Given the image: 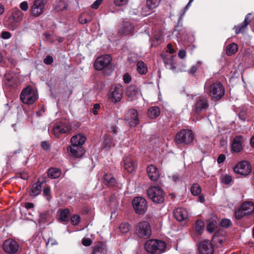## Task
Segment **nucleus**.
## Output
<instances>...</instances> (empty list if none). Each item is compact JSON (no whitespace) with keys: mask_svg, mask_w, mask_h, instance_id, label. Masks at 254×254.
I'll return each instance as SVG.
<instances>
[{"mask_svg":"<svg viewBox=\"0 0 254 254\" xmlns=\"http://www.w3.org/2000/svg\"><path fill=\"white\" fill-rule=\"evenodd\" d=\"M111 60V57L109 55H103L97 58L94 64L95 69L102 70L109 64Z\"/></svg>","mask_w":254,"mask_h":254,"instance_id":"nucleus-13","label":"nucleus"},{"mask_svg":"<svg viewBox=\"0 0 254 254\" xmlns=\"http://www.w3.org/2000/svg\"><path fill=\"white\" fill-rule=\"evenodd\" d=\"M42 184L37 182L34 184L30 190V194L33 196H36L39 194L41 191Z\"/></svg>","mask_w":254,"mask_h":254,"instance_id":"nucleus-27","label":"nucleus"},{"mask_svg":"<svg viewBox=\"0 0 254 254\" xmlns=\"http://www.w3.org/2000/svg\"><path fill=\"white\" fill-rule=\"evenodd\" d=\"M231 224V221L228 219L224 218L221 221V225L222 227L227 228L230 226Z\"/></svg>","mask_w":254,"mask_h":254,"instance_id":"nucleus-48","label":"nucleus"},{"mask_svg":"<svg viewBox=\"0 0 254 254\" xmlns=\"http://www.w3.org/2000/svg\"><path fill=\"white\" fill-rule=\"evenodd\" d=\"M190 190L193 195H197L200 193L201 189L198 184H194L191 186Z\"/></svg>","mask_w":254,"mask_h":254,"instance_id":"nucleus-39","label":"nucleus"},{"mask_svg":"<svg viewBox=\"0 0 254 254\" xmlns=\"http://www.w3.org/2000/svg\"><path fill=\"white\" fill-rule=\"evenodd\" d=\"M204 222L201 220H197L195 225V231L197 234H201L204 230Z\"/></svg>","mask_w":254,"mask_h":254,"instance_id":"nucleus-34","label":"nucleus"},{"mask_svg":"<svg viewBox=\"0 0 254 254\" xmlns=\"http://www.w3.org/2000/svg\"><path fill=\"white\" fill-rule=\"evenodd\" d=\"M232 181V178L229 175H224L221 179L222 183L225 185H229Z\"/></svg>","mask_w":254,"mask_h":254,"instance_id":"nucleus-44","label":"nucleus"},{"mask_svg":"<svg viewBox=\"0 0 254 254\" xmlns=\"http://www.w3.org/2000/svg\"><path fill=\"white\" fill-rule=\"evenodd\" d=\"M92 241L89 239H83L82 241V244L85 246H89L91 244Z\"/></svg>","mask_w":254,"mask_h":254,"instance_id":"nucleus-58","label":"nucleus"},{"mask_svg":"<svg viewBox=\"0 0 254 254\" xmlns=\"http://www.w3.org/2000/svg\"><path fill=\"white\" fill-rule=\"evenodd\" d=\"M123 89L121 85L115 84L111 86L108 94L109 100L113 103H117L120 102L123 98Z\"/></svg>","mask_w":254,"mask_h":254,"instance_id":"nucleus-5","label":"nucleus"},{"mask_svg":"<svg viewBox=\"0 0 254 254\" xmlns=\"http://www.w3.org/2000/svg\"><path fill=\"white\" fill-rule=\"evenodd\" d=\"M225 159V156L223 154H220L217 159V162L218 163L220 164L224 161Z\"/></svg>","mask_w":254,"mask_h":254,"instance_id":"nucleus-59","label":"nucleus"},{"mask_svg":"<svg viewBox=\"0 0 254 254\" xmlns=\"http://www.w3.org/2000/svg\"><path fill=\"white\" fill-rule=\"evenodd\" d=\"M66 7V4L64 1H62L57 2L55 5V9L57 11H63L65 9Z\"/></svg>","mask_w":254,"mask_h":254,"instance_id":"nucleus-41","label":"nucleus"},{"mask_svg":"<svg viewBox=\"0 0 254 254\" xmlns=\"http://www.w3.org/2000/svg\"><path fill=\"white\" fill-rule=\"evenodd\" d=\"M127 119H126L127 124L130 127L135 126L138 124L139 119L136 110L134 109L129 110L127 113Z\"/></svg>","mask_w":254,"mask_h":254,"instance_id":"nucleus-16","label":"nucleus"},{"mask_svg":"<svg viewBox=\"0 0 254 254\" xmlns=\"http://www.w3.org/2000/svg\"><path fill=\"white\" fill-rule=\"evenodd\" d=\"M70 127L63 123L56 125L53 128V131L56 137H59L60 133H66L69 131Z\"/></svg>","mask_w":254,"mask_h":254,"instance_id":"nucleus-21","label":"nucleus"},{"mask_svg":"<svg viewBox=\"0 0 254 254\" xmlns=\"http://www.w3.org/2000/svg\"><path fill=\"white\" fill-rule=\"evenodd\" d=\"M104 183L109 187L114 186L116 183V179L111 174H106L104 177Z\"/></svg>","mask_w":254,"mask_h":254,"instance_id":"nucleus-31","label":"nucleus"},{"mask_svg":"<svg viewBox=\"0 0 254 254\" xmlns=\"http://www.w3.org/2000/svg\"><path fill=\"white\" fill-rule=\"evenodd\" d=\"M214 251L213 246L208 240H204L199 244L198 252L199 254H212Z\"/></svg>","mask_w":254,"mask_h":254,"instance_id":"nucleus-15","label":"nucleus"},{"mask_svg":"<svg viewBox=\"0 0 254 254\" xmlns=\"http://www.w3.org/2000/svg\"><path fill=\"white\" fill-rule=\"evenodd\" d=\"M41 146L45 150H47L49 148V144L45 141H43L41 143Z\"/></svg>","mask_w":254,"mask_h":254,"instance_id":"nucleus-63","label":"nucleus"},{"mask_svg":"<svg viewBox=\"0 0 254 254\" xmlns=\"http://www.w3.org/2000/svg\"><path fill=\"white\" fill-rule=\"evenodd\" d=\"M105 249L101 246L95 247L93 252V254H105Z\"/></svg>","mask_w":254,"mask_h":254,"instance_id":"nucleus-45","label":"nucleus"},{"mask_svg":"<svg viewBox=\"0 0 254 254\" xmlns=\"http://www.w3.org/2000/svg\"><path fill=\"white\" fill-rule=\"evenodd\" d=\"M238 50V46L235 43H232L229 45L226 49V53L228 56H231L235 54Z\"/></svg>","mask_w":254,"mask_h":254,"instance_id":"nucleus-35","label":"nucleus"},{"mask_svg":"<svg viewBox=\"0 0 254 254\" xmlns=\"http://www.w3.org/2000/svg\"><path fill=\"white\" fill-rule=\"evenodd\" d=\"M119 229L122 233H127L129 231L130 226L127 222H122L120 224Z\"/></svg>","mask_w":254,"mask_h":254,"instance_id":"nucleus-37","label":"nucleus"},{"mask_svg":"<svg viewBox=\"0 0 254 254\" xmlns=\"http://www.w3.org/2000/svg\"><path fill=\"white\" fill-rule=\"evenodd\" d=\"M161 0H147L146 7L145 10L142 9L141 14L145 16L150 13V10L156 7L160 3Z\"/></svg>","mask_w":254,"mask_h":254,"instance_id":"nucleus-19","label":"nucleus"},{"mask_svg":"<svg viewBox=\"0 0 254 254\" xmlns=\"http://www.w3.org/2000/svg\"><path fill=\"white\" fill-rule=\"evenodd\" d=\"M79 22L81 24H86L88 22V20L81 16L79 19Z\"/></svg>","mask_w":254,"mask_h":254,"instance_id":"nucleus-64","label":"nucleus"},{"mask_svg":"<svg viewBox=\"0 0 254 254\" xmlns=\"http://www.w3.org/2000/svg\"><path fill=\"white\" fill-rule=\"evenodd\" d=\"M86 140V137L82 134H77L73 136L70 139L72 145L82 146Z\"/></svg>","mask_w":254,"mask_h":254,"instance_id":"nucleus-25","label":"nucleus"},{"mask_svg":"<svg viewBox=\"0 0 254 254\" xmlns=\"http://www.w3.org/2000/svg\"><path fill=\"white\" fill-rule=\"evenodd\" d=\"M44 36L45 37L46 40L47 42L49 43H53L54 42L55 39L54 38V36L50 35L48 33H45L44 34Z\"/></svg>","mask_w":254,"mask_h":254,"instance_id":"nucleus-50","label":"nucleus"},{"mask_svg":"<svg viewBox=\"0 0 254 254\" xmlns=\"http://www.w3.org/2000/svg\"><path fill=\"white\" fill-rule=\"evenodd\" d=\"M224 88L223 85L219 82L213 83L209 87V95L216 100L221 99L224 95Z\"/></svg>","mask_w":254,"mask_h":254,"instance_id":"nucleus-7","label":"nucleus"},{"mask_svg":"<svg viewBox=\"0 0 254 254\" xmlns=\"http://www.w3.org/2000/svg\"><path fill=\"white\" fill-rule=\"evenodd\" d=\"M133 31L134 26L128 21H124L119 29V32L125 35H130Z\"/></svg>","mask_w":254,"mask_h":254,"instance_id":"nucleus-20","label":"nucleus"},{"mask_svg":"<svg viewBox=\"0 0 254 254\" xmlns=\"http://www.w3.org/2000/svg\"><path fill=\"white\" fill-rule=\"evenodd\" d=\"M144 248L146 251L150 254H161L165 252L166 245L163 241L150 239L146 242Z\"/></svg>","mask_w":254,"mask_h":254,"instance_id":"nucleus-1","label":"nucleus"},{"mask_svg":"<svg viewBox=\"0 0 254 254\" xmlns=\"http://www.w3.org/2000/svg\"><path fill=\"white\" fill-rule=\"evenodd\" d=\"M122 165L129 173H132L136 167V164L129 156L124 157Z\"/></svg>","mask_w":254,"mask_h":254,"instance_id":"nucleus-17","label":"nucleus"},{"mask_svg":"<svg viewBox=\"0 0 254 254\" xmlns=\"http://www.w3.org/2000/svg\"><path fill=\"white\" fill-rule=\"evenodd\" d=\"M100 108V105L98 104H96L94 106V108L93 109V113L94 115H97L98 114L97 110Z\"/></svg>","mask_w":254,"mask_h":254,"instance_id":"nucleus-61","label":"nucleus"},{"mask_svg":"<svg viewBox=\"0 0 254 254\" xmlns=\"http://www.w3.org/2000/svg\"><path fill=\"white\" fill-rule=\"evenodd\" d=\"M103 0H96L92 5L91 7L94 9H97L101 4Z\"/></svg>","mask_w":254,"mask_h":254,"instance_id":"nucleus-56","label":"nucleus"},{"mask_svg":"<svg viewBox=\"0 0 254 254\" xmlns=\"http://www.w3.org/2000/svg\"><path fill=\"white\" fill-rule=\"evenodd\" d=\"M80 221V217L77 215H73L71 218V221L73 225H77Z\"/></svg>","mask_w":254,"mask_h":254,"instance_id":"nucleus-49","label":"nucleus"},{"mask_svg":"<svg viewBox=\"0 0 254 254\" xmlns=\"http://www.w3.org/2000/svg\"><path fill=\"white\" fill-rule=\"evenodd\" d=\"M234 172L243 176H247L252 171L251 164L247 161H242L237 164L234 168Z\"/></svg>","mask_w":254,"mask_h":254,"instance_id":"nucleus-10","label":"nucleus"},{"mask_svg":"<svg viewBox=\"0 0 254 254\" xmlns=\"http://www.w3.org/2000/svg\"><path fill=\"white\" fill-rule=\"evenodd\" d=\"M20 99L25 104H33L38 99V94L31 86L23 89L20 94Z\"/></svg>","mask_w":254,"mask_h":254,"instance_id":"nucleus-2","label":"nucleus"},{"mask_svg":"<svg viewBox=\"0 0 254 254\" xmlns=\"http://www.w3.org/2000/svg\"><path fill=\"white\" fill-rule=\"evenodd\" d=\"M149 198L154 202L161 203L164 201L165 193L158 186H151L147 191Z\"/></svg>","mask_w":254,"mask_h":254,"instance_id":"nucleus-3","label":"nucleus"},{"mask_svg":"<svg viewBox=\"0 0 254 254\" xmlns=\"http://www.w3.org/2000/svg\"><path fill=\"white\" fill-rule=\"evenodd\" d=\"M136 232L141 238H148L151 235V230L149 223L146 221H142L136 225Z\"/></svg>","mask_w":254,"mask_h":254,"instance_id":"nucleus-9","label":"nucleus"},{"mask_svg":"<svg viewBox=\"0 0 254 254\" xmlns=\"http://www.w3.org/2000/svg\"><path fill=\"white\" fill-rule=\"evenodd\" d=\"M82 146L71 145L67 148V150L70 151L71 154L76 158L82 157L84 154V150Z\"/></svg>","mask_w":254,"mask_h":254,"instance_id":"nucleus-22","label":"nucleus"},{"mask_svg":"<svg viewBox=\"0 0 254 254\" xmlns=\"http://www.w3.org/2000/svg\"><path fill=\"white\" fill-rule=\"evenodd\" d=\"M167 52L170 54H173L175 52L174 50L172 48V45L171 44H168L167 45Z\"/></svg>","mask_w":254,"mask_h":254,"instance_id":"nucleus-62","label":"nucleus"},{"mask_svg":"<svg viewBox=\"0 0 254 254\" xmlns=\"http://www.w3.org/2000/svg\"><path fill=\"white\" fill-rule=\"evenodd\" d=\"M69 211L68 209L60 210L58 212L59 219L61 222H66L68 220Z\"/></svg>","mask_w":254,"mask_h":254,"instance_id":"nucleus-30","label":"nucleus"},{"mask_svg":"<svg viewBox=\"0 0 254 254\" xmlns=\"http://www.w3.org/2000/svg\"><path fill=\"white\" fill-rule=\"evenodd\" d=\"M216 223L214 222H210L207 224L206 229L209 233L214 232L216 228Z\"/></svg>","mask_w":254,"mask_h":254,"instance_id":"nucleus-46","label":"nucleus"},{"mask_svg":"<svg viewBox=\"0 0 254 254\" xmlns=\"http://www.w3.org/2000/svg\"><path fill=\"white\" fill-rule=\"evenodd\" d=\"M5 79L7 80V82L5 83V84L8 86H12L15 82L12 78H10L8 75H5Z\"/></svg>","mask_w":254,"mask_h":254,"instance_id":"nucleus-52","label":"nucleus"},{"mask_svg":"<svg viewBox=\"0 0 254 254\" xmlns=\"http://www.w3.org/2000/svg\"><path fill=\"white\" fill-rule=\"evenodd\" d=\"M147 173L150 179L152 181H156L159 178V171L154 165H150L147 168Z\"/></svg>","mask_w":254,"mask_h":254,"instance_id":"nucleus-24","label":"nucleus"},{"mask_svg":"<svg viewBox=\"0 0 254 254\" xmlns=\"http://www.w3.org/2000/svg\"><path fill=\"white\" fill-rule=\"evenodd\" d=\"M44 63L47 64H50L53 62V59L51 56H47L44 60Z\"/></svg>","mask_w":254,"mask_h":254,"instance_id":"nucleus-55","label":"nucleus"},{"mask_svg":"<svg viewBox=\"0 0 254 254\" xmlns=\"http://www.w3.org/2000/svg\"><path fill=\"white\" fill-rule=\"evenodd\" d=\"M19 22L16 21L13 19L12 17H10L7 21V24L8 28L12 30H14L18 26Z\"/></svg>","mask_w":254,"mask_h":254,"instance_id":"nucleus-38","label":"nucleus"},{"mask_svg":"<svg viewBox=\"0 0 254 254\" xmlns=\"http://www.w3.org/2000/svg\"><path fill=\"white\" fill-rule=\"evenodd\" d=\"M104 144L105 147L110 148L114 146V144L112 142V139L108 135L104 136Z\"/></svg>","mask_w":254,"mask_h":254,"instance_id":"nucleus-40","label":"nucleus"},{"mask_svg":"<svg viewBox=\"0 0 254 254\" xmlns=\"http://www.w3.org/2000/svg\"><path fill=\"white\" fill-rule=\"evenodd\" d=\"M208 107L207 100L206 98H200L197 99L194 105V111L196 113L205 110Z\"/></svg>","mask_w":254,"mask_h":254,"instance_id":"nucleus-18","label":"nucleus"},{"mask_svg":"<svg viewBox=\"0 0 254 254\" xmlns=\"http://www.w3.org/2000/svg\"><path fill=\"white\" fill-rule=\"evenodd\" d=\"M174 215L179 221L186 220L188 218V213L186 209L183 208H178L174 211Z\"/></svg>","mask_w":254,"mask_h":254,"instance_id":"nucleus-23","label":"nucleus"},{"mask_svg":"<svg viewBox=\"0 0 254 254\" xmlns=\"http://www.w3.org/2000/svg\"><path fill=\"white\" fill-rule=\"evenodd\" d=\"M46 3V0H35L30 9L31 15L37 17L42 14Z\"/></svg>","mask_w":254,"mask_h":254,"instance_id":"nucleus-11","label":"nucleus"},{"mask_svg":"<svg viewBox=\"0 0 254 254\" xmlns=\"http://www.w3.org/2000/svg\"><path fill=\"white\" fill-rule=\"evenodd\" d=\"M247 215L246 213H244V211L242 209V207L239 208L237 211H236L235 213V217L238 219H241L243 217Z\"/></svg>","mask_w":254,"mask_h":254,"instance_id":"nucleus-43","label":"nucleus"},{"mask_svg":"<svg viewBox=\"0 0 254 254\" xmlns=\"http://www.w3.org/2000/svg\"><path fill=\"white\" fill-rule=\"evenodd\" d=\"M242 209L244 211V213L247 215L251 214L254 211V203L252 202H245L241 206Z\"/></svg>","mask_w":254,"mask_h":254,"instance_id":"nucleus-28","label":"nucleus"},{"mask_svg":"<svg viewBox=\"0 0 254 254\" xmlns=\"http://www.w3.org/2000/svg\"><path fill=\"white\" fill-rule=\"evenodd\" d=\"M194 139V135L191 130L182 129L177 133L175 140L177 143L190 144Z\"/></svg>","mask_w":254,"mask_h":254,"instance_id":"nucleus-4","label":"nucleus"},{"mask_svg":"<svg viewBox=\"0 0 254 254\" xmlns=\"http://www.w3.org/2000/svg\"><path fill=\"white\" fill-rule=\"evenodd\" d=\"M20 8L23 11L27 10L28 8V4L26 1H23L20 4Z\"/></svg>","mask_w":254,"mask_h":254,"instance_id":"nucleus-54","label":"nucleus"},{"mask_svg":"<svg viewBox=\"0 0 254 254\" xmlns=\"http://www.w3.org/2000/svg\"><path fill=\"white\" fill-rule=\"evenodd\" d=\"M125 95L128 101H133L141 96L140 90L136 86L131 85L126 88Z\"/></svg>","mask_w":254,"mask_h":254,"instance_id":"nucleus-12","label":"nucleus"},{"mask_svg":"<svg viewBox=\"0 0 254 254\" xmlns=\"http://www.w3.org/2000/svg\"><path fill=\"white\" fill-rule=\"evenodd\" d=\"M128 0H114V3L117 6H122L127 4Z\"/></svg>","mask_w":254,"mask_h":254,"instance_id":"nucleus-47","label":"nucleus"},{"mask_svg":"<svg viewBox=\"0 0 254 254\" xmlns=\"http://www.w3.org/2000/svg\"><path fill=\"white\" fill-rule=\"evenodd\" d=\"M123 80L125 83H128L131 81V78L128 73H126L124 75Z\"/></svg>","mask_w":254,"mask_h":254,"instance_id":"nucleus-53","label":"nucleus"},{"mask_svg":"<svg viewBox=\"0 0 254 254\" xmlns=\"http://www.w3.org/2000/svg\"><path fill=\"white\" fill-rule=\"evenodd\" d=\"M23 13L18 8H14L12 10V15L10 16L13 19L17 22H20L23 19Z\"/></svg>","mask_w":254,"mask_h":254,"instance_id":"nucleus-32","label":"nucleus"},{"mask_svg":"<svg viewBox=\"0 0 254 254\" xmlns=\"http://www.w3.org/2000/svg\"><path fill=\"white\" fill-rule=\"evenodd\" d=\"M132 204L134 211L137 214H144L147 210V202L142 197H135L132 200Z\"/></svg>","mask_w":254,"mask_h":254,"instance_id":"nucleus-8","label":"nucleus"},{"mask_svg":"<svg viewBox=\"0 0 254 254\" xmlns=\"http://www.w3.org/2000/svg\"><path fill=\"white\" fill-rule=\"evenodd\" d=\"M182 29H183V28H182V26H180L179 25H178L175 27V28L174 31V33L178 38H179L180 37V32L181 31H182Z\"/></svg>","mask_w":254,"mask_h":254,"instance_id":"nucleus-51","label":"nucleus"},{"mask_svg":"<svg viewBox=\"0 0 254 254\" xmlns=\"http://www.w3.org/2000/svg\"><path fill=\"white\" fill-rule=\"evenodd\" d=\"M165 63L168 66V68L172 70H175L176 67L173 61V57L171 56L169 59L165 61Z\"/></svg>","mask_w":254,"mask_h":254,"instance_id":"nucleus-42","label":"nucleus"},{"mask_svg":"<svg viewBox=\"0 0 254 254\" xmlns=\"http://www.w3.org/2000/svg\"><path fill=\"white\" fill-rule=\"evenodd\" d=\"M179 57L181 59H184L186 56V51L184 50H181L178 53Z\"/></svg>","mask_w":254,"mask_h":254,"instance_id":"nucleus-60","label":"nucleus"},{"mask_svg":"<svg viewBox=\"0 0 254 254\" xmlns=\"http://www.w3.org/2000/svg\"><path fill=\"white\" fill-rule=\"evenodd\" d=\"M137 70L141 74H145L147 71V68L143 62L139 61L137 63Z\"/></svg>","mask_w":254,"mask_h":254,"instance_id":"nucleus-36","label":"nucleus"},{"mask_svg":"<svg viewBox=\"0 0 254 254\" xmlns=\"http://www.w3.org/2000/svg\"><path fill=\"white\" fill-rule=\"evenodd\" d=\"M250 15V13L246 15L244 22L242 23L235 27V32L236 34L243 32L246 29L248 25L250 22V21L249 19Z\"/></svg>","mask_w":254,"mask_h":254,"instance_id":"nucleus-26","label":"nucleus"},{"mask_svg":"<svg viewBox=\"0 0 254 254\" xmlns=\"http://www.w3.org/2000/svg\"><path fill=\"white\" fill-rule=\"evenodd\" d=\"M245 139L242 135L235 136L232 142V150L236 153L242 151L244 149Z\"/></svg>","mask_w":254,"mask_h":254,"instance_id":"nucleus-14","label":"nucleus"},{"mask_svg":"<svg viewBox=\"0 0 254 254\" xmlns=\"http://www.w3.org/2000/svg\"><path fill=\"white\" fill-rule=\"evenodd\" d=\"M1 37L3 39H7L10 38L11 34L7 31H3L1 33Z\"/></svg>","mask_w":254,"mask_h":254,"instance_id":"nucleus-57","label":"nucleus"},{"mask_svg":"<svg viewBox=\"0 0 254 254\" xmlns=\"http://www.w3.org/2000/svg\"><path fill=\"white\" fill-rule=\"evenodd\" d=\"M3 251L10 254H16L21 251L18 243L12 239H8L4 241L2 245Z\"/></svg>","mask_w":254,"mask_h":254,"instance_id":"nucleus-6","label":"nucleus"},{"mask_svg":"<svg viewBox=\"0 0 254 254\" xmlns=\"http://www.w3.org/2000/svg\"><path fill=\"white\" fill-rule=\"evenodd\" d=\"M160 114V109L157 107L150 108L148 111V115L150 118L155 119Z\"/></svg>","mask_w":254,"mask_h":254,"instance_id":"nucleus-33","label":"nucleus"},{"mask_svg":"<svg viewBox=\"0 0 254 254\" xmlns=\"http://www.w3.org/2000/svg\"><path fill=\"white\" fill-rule=\"evenodd\" d=\"M48 175L52 179H57L61 176V171L58 168H51L48 170Z\"/></svg>","mask_w":254,"mask_h":254,"instance_id":"nucleus-29","label":"nucleus"}]
</instances>
